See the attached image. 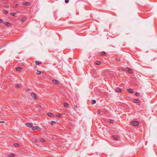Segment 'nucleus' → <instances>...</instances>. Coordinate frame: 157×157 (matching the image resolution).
Returning <instances> with one entry per match:
<instances>
[{
    "label": "nucleus",
    "instance_id": "nucleus-1",
    "mask_svg": "<svg viewBox=\"0 0 157 157\" xmlns=\"http://www.w3.org/2000/svg\"><path fill=\"white\" fill-rule=\"evenodd\" d=\"M131 124L134 126H137L139 124V122L138 121H134L133 122H132L131 123Z\"/></svg>",
    "mask_w": 157,
    "mask_h": 157
},
{
    "label": "nucleus",
    "instance_id": "nucleus-2",
    "mask_svg": "<svg viewBox=\"0 0 157 157\" xmlns=\"http://www.w3.org/2000/svg\"><path fill=\"white\" fill-rule=\"evenodd\" d=\"M26 125L28 127H31L33 126V124L32 123H27Z\"/></svg>",
    "mask_w": 157,
    "mask_h": 157
},
{
    "label": "nucleus",
    "instance_id": "nucleus-3",
    "mask_svg": "<svg viewBox=\"0 0 157 157\" xmlns=\"http://www.w3.org/2000/svg\"><path fill=\"white\" fill-rule=\"evenodd\" d=\"M26 17H24L23 18H22L21 21V23H24L25 22V21L26 20Z\"/></svg>",
    "mask_w": 157,
    "mask_h": 157
},
{
    "label": "nucleus",
    "instance_id": "nucleus-4",
    "mask_svg": "<svg viewBox=\"0 0 157 157\" xmlns=\"http://www.w3.org/2000/svg\"><path fill=\"white\" fill-rule=\"evenodd\" d=\"M31 95L32 96V98L33 99H35L36 98V95L34 93H31Z\"/></svg>",
    "mask_w": 157,
    "mask_h": 157
},
{
    "label": "nucleus",
    "instance_id": "nucleus-5",
    "mask_svg": "<svg viewBox=\"0 0 157 157\" xmlns=\"http://www.w3.org/2000/svg\"><path fill=\"white\" fill-rule=\"evenodd\" d=\"M52 82L54 84H58L59 83V81L56 80H53Z\"/></svg>",
    "mask_w": 157,
    "mask_h": 157
},
{
    "label": "nucleus",
    "instance_id": "nucleus-6",
    "mask_svg": "<svg viewBox=\"0 0 157 157\" xmlns=\"http://www.w3.org/2000/svg\"><path fill=\"white\" fill-rule=\"evenodd\" d=\"M23 5L26 6H29L30 3L29 2H24L23 3Z\"/></svg>",
    "mask_w": 157,
    "mask_h": 157
},
{
    "label": "nucleus",
    "instance_id": "nucleus-7",
    "mask_svg": "<svg viewBox=\"0 0 157 157\" xmlns=\"http://www.w3.org/2000/svg\"><path fill=\"white\" fill-rule=\"evenodd\" d=\"M127 91H128L131 93V94H132L133 93V90L131 89H127Z\"/></svg>",
    "mask_w": 157,
    "mask_h": 157
},
{
    "label": "nucleus",
    "instance_id": "nucleus-8",
    "mask_svg": "<svg viewBox=\"0 0 157 157\" xmlns=\"http://www.w3.org/2000/svg\"><path fill=\"white\" fill-rule=\"evenodd\" d=\"M113 137L116 140H119V138L118 136H113Z\"/></svg>",
    "mask_w": 157,
    "mask_h": 157
},
{
    "label": "nucleus",
    "instance_id": "nucleus-9",
    "mask_svg": "<svg viewBox=\"0 0 157 157\" xmlns=\"http://www.w3.org/2000/svg\"><path fill=\"white\" fill-rule=\"evenodd\" d=\"M47 114L49 117H53L54 116V115L52 113H47Z\"/></svg>",
    "mask_w": 157,
    "mask_h": 157
},
{
    "label": "nucleus",
    "instance_id": "nucleus-10",
    "mask_svg": "<svg viewBox=\"0 0 157 157\" xmlns=\"http://www.w3.org/2000/svg\"><path fill=\"white\" fill-rule=\"evenodd\" d=\"M39 128V127L37 126L33 127L32 128V130H35L38 129Z\"/></svg>",
    "mask_w": 157,
    "mask_h": 157
},
{
    "label": "nucleus",
    "instance_id": "nucleus-11",
    "mask_svg": "<svg viewBox=\"0 0 157 157\" xmlns=\"http://www.w3.org/2000/svg\"><path fill=\"white\" fill-rule=\"evenodd\" d=\"M133 101L134 103H139L140 102V101L138 99H134L133 100Z\"/></svg>",
    "mask_w": 157,
    "mask_h": 157
},
{
    "label": "nucleus",
    "instance_id": "nucleus-12",
    "mask_svg": "<svg viewBox=\"0 0 157 157\" xmlns=\"http://www.w3.org/2000/svg\"><path fill=\"white\" fill-rule=\"evenodd\" d=\"M116 91L117 92H120L121 91V89L117 88L116 89Z\"/></svg>",
    "mask_w": 157,
    "mask_h": 157
},
{
    "label": "nucleus",
    "instance_id": "nucleus-13",
    "mask_svg": "<svg viewBox=\"0 0 157 157\" xmlns=\"http://www.w3.org/2000/svg\"><path fill=\"white\" fill-rule=\"evenodd\" d=\"M96 103V101L95 100H92V102L91 104H95Z\"/></svg>",
    "mask_w": 157,
    "mask_h": 157
},
{
    "label": "nucleus",
    "instance_id": "nucleus-14",
    "mask_svg": "<svg viewBox=\"0 0 157 157\" xmlns=\"http://www.w3.org/2000/svg\"><path fill=\"white\" fill-rule=\"evenodd\" d=\"M35 63L37 65H38L40 64H41V62H38L37 61H36L35 62Z\"/></svg>",
    "mask_w": 157,
    "mask_h": 157
},
{
    "label": "nucleus",
    "instance_id": "nucleus-15",
    "mask_svg": "<svg viewBox=\"0 0 157 157\" xmlns=\"http://www.w3.org/2000/svg\"><path fill=\"white\" fill-rule=\"evenodd\" d=\"M4 25L7 26H9L10 25V23L8 22H4Z\"/></svg>",
    "mask_w": 157,
    "mask_h": 157
},
{
    "label": "nucleus",
    "instance_id": "nucleus-16",
    "mask_svg": "<svg viewBox=\"0 0 157 157\" xmlns=\"http://www.w3.org/2000/svg\"><path fill=\"white\" fill-rule=\"evenodd\" d=\"M56 122L54 121H52L51 123V124L52 125H54L56 124Z\"/></svg>",
    "mask_w": 157,
    "mask_h": 157
},
{
    "label": "nucleus",
    "instance_id": "nucleus-17",
    "mask_svg": "<svg viewBox=\"0 0 157 157\" xmlns=\"http://www.w3.org/2000/svg\"><path fill=\"white\" fill-rule=\"evenodd\" d=\"M41 73V72L40 71H39L38 70H37L36 74L37 75H40Z\"/></svg>",
    "mask_w": 157,
    "mask_h": 157
},
{
    "label": "nucleus",
    "instance_id": "nucleus-18",
    "mask_svg": "<svg viewBox=\"0 0 157 157\" xmlns=\"http://www.w3.org/2000/svg\"><path fill=\"white\" fill-rule=\"evenodd\" d=\"M16 69L17 71H19L22 68L20 67H17L16 68Z\"/></svg>",
    "mask_w": 157,
    "mask_h": 157
},
{
    "label": "nucleus",
    "instance_id": "nucleus-19",
    "mask_svg": "<svg viewBox=\"0 0 157 157\" xmlns=\"http://www.w3.org/2000/svg\"><path fill=\"white\" fill-rule=\"evenodd\" d=\"M16 87L18 88H20L21 87V86L19 84H17L16 86Z\"/></svg>",
    "mask_w": 157,
    "mask_h": 157
},
{
    "label": "nucleus",
    "instance_id": "nucleus-20",
    "mask_svg": "<svg viewBox=\"0 0 157 157\" xmlns=\"http://www.w3.org/2000/svg\"><path fill=\"white\" fill-rule=\"evenodd\" d=\"M106 54V53L105 52H102L101 53V55H102V56H104L105 55V54Z\"/></svg>",
    "mask_w": 157,
    "mask_h": 157
},
{
    "label": "nucleus",
    "instance_id": "nucleus-21",
    "mask_svg": "<svg viewBox=\"0 0 157 157\" xmlns=\"http://www.w3.org/2000/svg\"><path fill=\"white\" fill-rule=\"evenodd\" d=\"M62 114H58L57 115V117H62Z\"/></svg>",
    "mask_w": 157,
    "mask_h": 157
},
{
    "label": "nucleus",
    "instance_id": "nucleus-22",
    "mask_svg": "<svg viewBox=\"0 0 157 157\" xmlns=\"http://www.w3.org/2000/svg\"><path fill=\"white\" fill-rule=\"evenodd\" d=\"M100 63H101L99 61H97L96 63V64L97 65H99L100 64Z\"/></svg>",
    "mask_w": 157,
    "mask_h": 157
},
{
    "label": "nucleus",
    "instance_id": "nucleus-23",
    "mask_svg": "<svg viewBox=\"0 0 157 157\" xmlns=\"http://www.w3.org/2000/svg\"><path fill=\"white\" fill-rule=\"evenodd\" d=\"M68 104L66 103H64V106L65 107H67L68 106Z\"/></svg>",
    "mask_w": 157,
    "mask_h": 157
},
{
    "label": "nucleus",
    "instance_id": "nucleus-24",
    "mask_svg": "<svg viewBox=\"0 0 157 157\" xmlns=\"http://www.w3.org/2000/svg\"><path fill=\"white\" fill-rule=\"evenodd\" d=\"M16 15V13H10V15L12 16H15Z\"/></svg>",
    "mask_w": 157,
    "mask_h": 157
},
{
    "label": "nucleus",
    "instance_id": "nucleus-25",
    "mask_svg": "<svg viewBox=\"0 0 157 157\" xmlns=\"http://www.w3.org/2000/svg\"><path fill=\"white\" fill-rule=\"evenodd\" d=\"M3 12L5 14H6L8 13V11L6 10H4Z\"/></svg>",
    "mask_w": 157,
    "mask_h": 157
},
{
    "label": "nucleus",
    "instance_id": "nucleus-26",
    "mask_svg": "<svg viewBox=\"0 0 157 157\" xmlns=\"http://www.w3.org/2000/svg\"><path fill=\"white\" fill-rule=\"evenodd\" d=\"M14 146L15 147H17L19 146V145L17 143H15L14 144Z\"/></svg>",
    "mask_w": 157,
    "mask_h": 157
},
{
    "label": "nucleus",
    "instance_id": "nucleus-27",
    "mask_svg": "<svg viewBox=\"0 0 157 157\" xmlns=\"http://www.w3.org/2000/svg\"><path fill=\"white\" fill-rule=\"evenodd\" d=\"M128 71H129V72L130 73H132L133 72L132 70L131 69H129V70H128Z\"/></svg>",
    "mask_w": 157,
    "mask_h": 157
},
{
    "label": "nucleus",
    "instance_id": "nucleus-28",
    "mask_svg": "<svg viewBox=\"0 0 157 157\" xmlns=\"http://www.w3.org/2000/svg\"><path fill=\"white\" fill-rule=\"evenodd\" d=\"M30 89H26V92H29L30 91Z\"/></svg>",
    "mask_w": 157,
    "mask_h": 157
},
{
    "label": "nucleus",
    "instance_id": "nucleus-29",
    "mask_svg": "<svg viewBox=\"0 0 157 157\" xmlns=\"http://www.w3.org/2000/svg\"><path fill=\"white\" fill-rule=\"evenodd\" d=\"M109 123H113V120H109Z\"/></svg>",
    "mask_w": 157,
    "mask_h": 157
},
{
    "label": "nucleus",
    "instance_id": "nucleus-30",
    "mask_svg": "<svg viewBox=\"0 0 157 157\" xmlns=\"http://www.w3.org/2000/svg\"><path fill=\"white\" fill-rule=\"evenodd\" d=\"M44 140L43 139H41L40 140V141L41 142H44Z\"/></svg>",
    "mask_w": 157,
    "mask_h": 157
},
{
    "label": "nucleus",
    "instance_id": "nucleus-31",
    "mask_svg": "<svg viewBox=\"0 0 157 157\" xmlns=\"http://www.w3.org/2000/svg\"><path fill=\"white\" fill-rule=\"evenodd\" d=\"M135 95L136 96H138L139 95V94L138 93H135Z\"/></svg>",
    "mask_w": 157,
    "mask_h": 157
},
{
    "label": "nucleus",
    "instance_id": "nucleus-32",
    "mask_svg": "<svg viewBox=\"0 0 157 157\" xmlns=\"http://www.w3.org/2000/svg\"><path fill=\"white\" fill-rule=\"evenodd\" d=\"M34 140L36 142L38 143L39 142V140L38 139H35Z\"/></svg>",
    "mask_w": 157,
    "mask_h": 157
},
{
    "label": "nucleus",
    "instance_id": "nucleus-33",
    "mask_svg": "<svg viewBox=\"0 0 157 157\" xmlns=\"http://www.w3.org/2000/svg\"><path fill=\"white\" fill-rule=\"evenodd\" d=\"M14 156V155L13 154L10 153V157H13Z\"/></svg>",
    "mask_w": 157,
    "mask_h": 157
},
{
    "label": "nucleus",
    "instance_id": "nucleus-34",
    "mask_svg": "<svg viewBox=\"0 0 157 157\" xmlns=\"http://www.w3.org/2000/svg\"><path fill=\"white\" fill-rule=\"evenodd\" d=\"M69 0H65V2L66 3H67L69 2Z\"/></svg>",
    "mask_w": 157,
    "mask_h": 157
},
{
    "label": "nucleus",
    "instance_id": "nucleus-35",
    "mask_svg": "<svg viewBox=\"0 0 157 157\" xmlns=\"http://www.w3.org/2000/svg\"><path fill=\"white\" fill-rule=\"evenodd\" d=\"M116 61H120V59H117V58L116 59Z\"/></svg>",
    "mask_w": 157,
    "mask_h": 157
},
{
    "label": "nucleus",
    "instance_id": "nucleus-36",
    "mask_svg": "<svg viewBox=\"0 0 157 157\" xmlns=\"http://www.w3.org/2000/svg\"><path fill=\"white\" fill-rule=\"evenodd\" d=\"M3 21L2 19H0V23H2Z\"/></svg>",
    "mask_w": 157,
    "mask_h": 157
},
{
    "label": "nucleus",
    "instance_id": "nucleus-37",
    "mask_svg": "<svg viewBox=\"0 0 157 157\" xmlns=\"http://www.w3.org/2000/svg\"><path fill=\"white\" fill-rule=\"evenodd\" d=\"M5 7L6 8H9V6H5Z\"/></svg>",
    "mask_w": 157,
    "mask_h": 157
},
{
    "label": "nucleus",
    "instance_id": "nucleus-38",
    "mask_svg": "<svg viewBox=\"0 0 157 157\" xmlns=\"http://www.w3.org/2000/svg\"><path fill=\"white\" fill-rule=\"evenodd\" d=\"M101 112H100V110H99L98 111V114H100V113Z\"/></svg>",
    "mask_w": 157,
    "mask_h": 157
},
{
    "label": "nucleus",
    "instance_id": "nucleus-39",
    "mask_svg": "<svg viewBox=\"0 0 157 157\" xmlns=\"http://www.w3.org/2000/svg\"><path fill=\"white\" fill-rule=\"evenodd\" d=\"M4 121H0V123H4Z\"/></svg>",
    "mask_w": 157,
    "mask_h": 157
},
{
    "label": "nucleus",
    "instance_id": "nucleus-40",
    "mask_svg": "<svg viewBox=\"0 0 157 157\" xmlns=\"http://www.w3.org/2000/svg\"><path fill=\"white\" fill-rule=\"evenodd\" d=\"M75 106L76 108H78V107L77 105H75Z\"/></svg>",
    "mask_w": 157,
    "mask_h": 157
},
{
    "label": "nucleus",
    "instance_id": "nucleus-41",
    "mask_svg": "<svg viewBox=\"0 0 157 157\" xmlns=\"http://www.w3.org/2000/svg\"><path fill=\"white\" fill-rule=\"evenodd\" d=\"M16 6H18V5L17 4H16Z\"/></svg>",
    "mask_w": 157,
    "mask_h": 157
}]
</instances>
